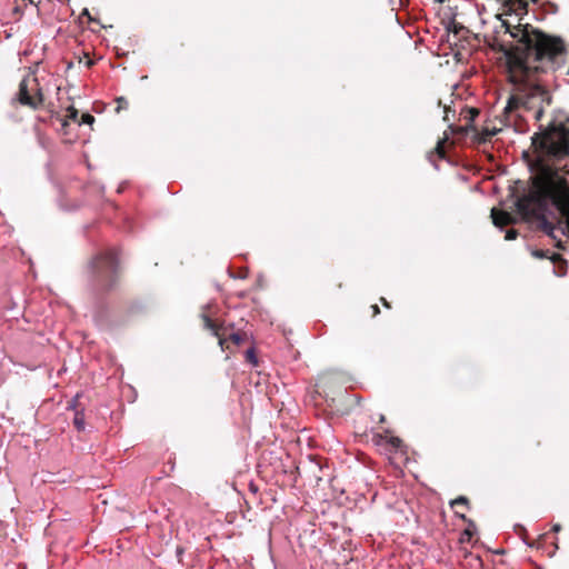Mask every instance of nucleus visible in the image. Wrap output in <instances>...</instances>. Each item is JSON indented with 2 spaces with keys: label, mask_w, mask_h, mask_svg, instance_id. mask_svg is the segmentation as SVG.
<instances>
[{
  "label": "nucleus",
  "mask_w": 569,
  "mask_h": 569,
  "mask_svg": "<svg viewBox=\"0 0 569 569\" xmlns=\"http://www.w3.org/2000/svg\"><path fill=\"white\" fill-rule=\"evenodd\" d=\"M449 112H450V109L449 108H445V116H443V120L445 121H449L450 120Z\"/></svg>",
  "instance_id": "obj_22"
},
{
  "label": "nucleus",
  "mask_w": 569,
  "mask_h": 569,
  "mask_svg": "<svg viewBox=\"0 0 569 569\" xmlns=\"http://www.w3.org/2000/svg\"><path fill=\"white\" fill-rule=\"evenodd\" d=\"M449 128L453 131L455 128H453V124H449Z\"/></svg>",
  "instance_id": "obj_33"
},
{
  "label": "nucleus",
  "mask_w": 569,
  "mask_h": 569,
  "mask_svg": "<svg viewBox=\"0 0 569 569\" xmlns=\"http://www.w3.org/2000/svg\"><path fill=\"white\" fill-rule=\"evenodd\" d=\"M201 318L203 320V327L207 330L211 331V333L213 336L219 338V345L222 347L223 346V339H221L219 337V327H218V325L206 312L201 313Z\"/></svg>",
  "instance_id": "obj_5"
},
{
  "label": "nucleus",
  "mask_w": 569,
  "mask_h": 569,
  "mask_svg": "<svg viewBox=\"0 0 569 569\" xmlns=\"http://www.w3.org/2000/svg\"><path fill=\"white\" fill-rule=\"evenodd\" d=\"M68 113H69V118L73 121H77L78 120V110L74 108V107H69L68 108Z\"/></svg>",
  "instance_id": "obj_17"
},
{
  "label": "nucleus",
  "mask_w": 569,
  "mask_h": 569,
  "mask_svg": "<svg viewBox=\"0 0 569 569\" xmlns=\"http://www.w3.org/2000/svg\"><path fill=\"white\" fill-rule=\"evenodd\" d=\"M82 17H87L89 22H97V23H99V21L96 18L91 17V14H90V12H89V10L87 8H84L82 10V12L80 14V18H82Z\"/></svg>",
  "instance_id": "obj_18"
},
{
  "label": "nucleus",
  "mask_w": 569,
  "mask_h": 569,
  "mask_svg": "<svg viewBox=\"0 0 569 569\" xmlns=\"http://www.w3.org/2000/svg\"><path fill=\"white\" fill-rule=\"evenodd\" d=\"M117 102H118V108H117V111H119L120 109H127L128 108V101L124 97H119L117 99Z\"/></svg>",
  "instance_id": "obj_16"
},
{
  "label": "nucleus",
  "mask_w": 569,
  "mask_h": 569,
  "mask_svg": "<svg viewBox=\"0 0 569 569\" xmlns=\"http://www.w3.org/2000/svg\"><path fill=\"white\" fill-rule=\"evenodd\" d=\"M79 411L73 412V426L78 431H84L86 429V421H84V408H79Z\"/></svg>",
  "instance_id": "obj_7"
},
{
  "label": "nucleus",
  "mask_w": 569,
  "mask_h": 569,
  "mask_svg": "<svg viewBox=\"0 0 569 569\" xmlns=\"http://www.w3.org/2000/svg\"><path fill=\"white\" fill-rule=\"evenodd\" d=\"M229 339L237 346L242 345L247 340V333L244 332H232Z\"/></svg>",
  "instance_id": "obj_11"
},
{
  "label": "nucleus",
  "mask_w": 569,
  "mask_h": 569,
  "mask_svg": "<svg viewBox=\"0 0 569 569\" xmlns=\"http://www.w3.org/2000/svg\"><path fill=\"white\" fill-rule=\"evenodd\" d=\"M560 530H561V526H560L559 523H555V525L552 526V531H553V532H559Z\"/></svg>",
  "instance_id": "obj_24"
},
{
  "label": "nucleus",
  "mask_w": 569,
  "mask_h": 569,
  "mask_svg": "<svg viewBox=\"0 0 569 569\" xmlns=\"http://www.w3.org/2000/svg\"><path fill=\"white\" fill-rule=\"evenodd\" d=\"M532 256L539 259L547 258V251L543 250H533Z\"/></svg>",
  "instance_id": "obj_20"
},
{
  "label": "nucleus",
  "mask_w": 569,
  "mask_h": 569,
  "mask_svg": "<svg viewBox=\"0 0 569 569\" xmlns=\"http://www.w3.org/2000/svg\"><path fill=\"white\" fill-rule=\"evenodd\" d=\"M477 532V527L473 520H467V528L460 535V542H470Z\"/></svg>",
  "instance_id": "obj_6"
},
{
  "label": "nucleus",
  "mask_w": 569,
  "mask_h": 569,
  "mask_svg": "<svg viewBox=\"0 0 569 569\" xmlns=\"http://www.w3.org/2000/svg\"><path fill=\"white\" fill-rule=\"evenodd\" d=\"M471 112H472V117H471V118L473 119V117H475L476 114H478V111H476V110H471Z\"/></svg>",
  "instance_id": "obj_29"
},
{
  "label": "nucleus",
  "mask_w": 569,
  "mask_h": 569,
  "mask_svg": "<svg viewBox=\"0 0 569 569\" xmlns=\"http://www.w3.org/2000/svg\"><path fill=\"white\" fill-rule=\"evenodd\" d=\"M491 219L495 227L503 230L505 226L517 223V218L507 211H498L496 208L491 209Z\"/></svg>",
  "instance_id": "obj_4"
},
{
  "label": "nucleus",
  "mask_w": 569,
  "mask_h": 569,
  "mask_svg": "<svg viewBox=\"0 0 569 569\" xmlns=\"http://www.w3.org/2000/svg\"><path fill=\"white\" fill-rule=\"evenodd\" d=\"M381 302L383 303L385 307L390 308L389 302L385 298H381Z\"/></svg>",
  "instance_id": "obj_28"
},
{
  "label": "nucleus",
  "mask_w": 569,
  "mask_h": 569,
  "mask_svg": "<svg viewBox=\"0 0 569 569\" xmlns=\"http://www.w3.org/2000/svg\"><path fill=\"white\" fill-rule=\"evenodd\" d=\"M516 131L525 133L528 131V127L526 123H519V124L516 123Z\"/></svg>",
  "instance_id": "obj_21"
},
{
  "label": "nucleus",
  "mask_w": 569,
  "mask_h": 569,
  "mask_svg": "<svg viewBox=\"0 0 569 569\" xmlns=\"http://www.w3.org/2000/svg\"><path fill=\"white\" fill-rule=\"evenodd\" d=\"M230 276L233 277V278H241V279H243V278L247 277V273L242 274V272H239V276H233L232 273Z\"/></svg>",
  "instance_id": "obj_26"
},
{
  "label": "nucleus",
  "mask_w": 569,
  "mask_h": 569,
  "mask_svg": "<svg viewBox=\"0 0 569 569\" xmlns=\"http://www.w3.org/2000/svg\"><path fill=\"white\" fill-rule=\"evenodd\" d=\"M517 527H518V528H520L522 531H525V530H526V529H525V527H522V526H520V525H518Z\"/></svg>",
  "instance_id": "obj_31"
},
{
  "label": "nucleus",
  "mask_w": 569,
  "mask_h": 569,
  "mask_svg": "<svg viewBox=\"0 0 569 569\" xmlns=\"http://www.w3.org/2000/svg\"><path fill=\"white\" fill-rule=\"evenodd\" d=\"M83 395L81 392H78L69 402L67 406L68 410H72L73 412L79 411V408H84L86 405L81 401V398Z\"/></svg>",
  "instance_id": "obj_9"
},
{
  "label": "nucleus",
  "mask_w": 569,
  "mask_h": 569,
  "mask_svg": "<svg viewBox=\"0 0 569 569\" xmlns=\"http://www.w3.org/2000/svg\"><path fill=\"white\" fill-rule=\"evenodd\" d=\"M518 237V231L516 229H509L506 231L505 239L506 240H515Z\"/></svg>",
  "instance_id": "obj_14"
},
{
  "label": "nucleus",
  "mask_w": 569,
  "mask_h": 569,
  "mask_svg": "<svg viewBox=\"0 0 569 569\" xmlns=\"http://www.w3.org/2000/svg\"><path fill=\"white\" fill-rule=\"evenodd\" d=\"M31 93L33 94L34 99L38 101V107L43 103V93L42 89L39 84L38 78H36V84H30Z\"/></svg>",
  "instance_id": "obj_10"
},
{
  "label": "nucleus",
  "mask_w": 569,
  "mask_h": 569,
  "mask_svg": "<svg viewBox=\"0 0 569 569\" xmlns=\"http://www.w3.org/2000/svg\"><path fill=\"white\" fill-rule=\"evenodd\" d=\"M456 515H457L459 518L463 519L466 522H467V520H469V519H468L463 513H459V512L457 511V512H456Z\"/></svg>",
  "instance_id": "obj_27"
},
{
  "label": "nucleus",
  "mask_w": 569,
  "mask_h": 569,
  "mask_svg": "<svg viewBox=\"0 0 569 569\" xmlns=\"http://www.w3.org/2000/svg\"><path fill=\"white\" fill-rule=\"evenodd\" d=\"M458 505H468V499L463 496L458 497L453 501H451V507L458 506Z\"/></svg>",
  "instance_id": "obj_15"
},
{
  "label": "nucleus",
  "mask_w": 569,
  "mask_h": 569,
  "mask_svg": "<svg viewBox=\"0 0 569 569\" xmlns=\"http://www.w3.org/2000/svg\"><path fill=\"white\" fill-rule=\"evenodd\" d=\"M532 143L539 153V172L533 186L515 199L513 207L525 221L537 220L538 229L555 240L558 249H565L556 230L569 238V114L555 111L546 128L539 124Z\"/></svg>",
  "instance_id": "obj_1"
},
{
  "label": "nucleus",
  "mask_w": 569,
  "mask_h": 569,
  "mask_svg": "<svg viewBox=\"0 0 569 569\" xmlns=\"http://www.w3.org/2000/svg\"><path fill=\"white\" fill-rule=\"evenodd\" d=\"M371 309H372L373 316H377L380 312V309H379V307L377 305H372Z\"/></svg>",
  "instance_id": "obj_23"
},
{
  "label": "nucleus",
  "mask_w": 569,
  "mask_h": 569,
  "mask_svg": "<svg viewBox=\"0 0 569 569\" xmlns=\"http://www.w3.org/2000/svg\"><path fill=\"white\" fill-rule=\"evenodd\" d=\"M551 261L553 262L555 266H557L558 263L561 264L558 270L555 268V273L558 277H563L566 274L567 261L560 254L557 253L552 254Z\"/></svg>",
  "instance_id": "obj_8"
},
{
  "label": "nucleus",
  "mask_w": 569,
  "mask_h": 569,
  "mask_svg": "<svg viewBox=\"0 0 569 569\" xmlns=\"http://www.w3.org/2000/svg\"><path fill=\"white\" fill-rule=\"evenodd\" d=\"M390 445L396 448V449H399L402 445V441L400 438L398 437H391L390 440H389Z\"/></svg>",
  "instance_id": "obj_19"
},
{
  "label": "nucleus",
  "mask_w": 569,
  "mask_h": 569,
  "mask_svg": "<svg viewBox=\"0 0 569 569\" xmlns=\"http://www.w3.org/2000/svg\"><path fill=\"white\" fill-rule=\"evenodd\" d=\"M94 122V117L90 113H82L79 124H92Z\"/></svg>",
  "instance_id": "obj_13"
},
{
  "label": "nucleus",
  "mask_w": 569,
  "mask_h": 569,
  "mask_svg": "<svg viewBox=\"0 0 569 569\" xmlns=\"http://www.w3.org/2000/svg\"><path fill=\"white\" fill-rule=\"evenodd\" d=\"M30 84H36V77L23 78L19 84V101L21 104L29 106L31 108H38V101L31 93Z\"/></svg>",
  "instance_id": "obj_3"
},
{
  "label": "nucleus",
  "mask_w": 569,
  "mask_h": 569,
  "mask_svg": "<svg viewBox=\"0 0 569 569\" xmlns=\"http://www.w3.org/2000/svg\"><path fill=\"white\" fill-rule=\"evenodd\" d=\"M89 287L97 308L102 307L104 297L116 289L119 281V258L114 248L98 252L90 261Z\"/></svg>",
  "instance_id": "obj_2"
},
{
  "label": "nucleus",
  "mask_w": 569,
  "mask_h": 569,
  "mask_svg": "<svg viewBox=\"0 0 569 569\" xmlns=\"http://www.w3.org/2000/svg\"><path fill=\"white\" fill-rule=\"evenodd\" d=\"M438 3H442L445 0H435Z\"/></svg>",
  "instance_id": "obj_32"
},
{
  "label": "nucleus",
  "mask_w": 569,
  "mask_h": 569,
  "mask_svg": "<svg viewBox=\"0 0 569 569\" xmlns=\"http://www.w3.org/2000/svg\"><path fill=\"white\" fill-rule=\"evenodd\" d=\"M246 360L252 366L258 365V358L253 348H250L246 351Z\"/></svg>",
  "instance_id": "obj_12"
},
{
  "label": "nucleus",
  "mask_w": 569,
  "mask_h": 569,
  "mask_svg": "<svg viewBox=\"0 0 569 569\" xmlns=\"http://www.w3.org/2000/svg\"><path fill=\"white\" fill-rule=\"evenodd\" d=\"M230 276L233 277V278H241V279H243V278L247 277V273L242 274V272H239V276H233L232 273Z\"/></svg>",
  "instance_id": "obj_25"
},
{
  "label": "nucleus",
  "mask_w": 569,
  "mask_h": 569,
  "mask_svg": "<svg viewBox=\"0 0 569 569\" xmlns=\"http://www.w3.org/2000/svg\"><path fill=\"white\" fill-rule=\"evenodd\" d=\"M408 0H400V4L401 6H405V3L407 2Z\"/></svg>",
  "instance_id": "obj_30"
}]
</instances>
